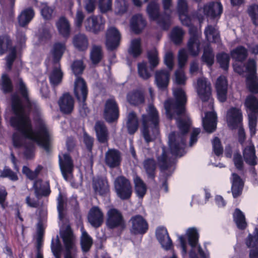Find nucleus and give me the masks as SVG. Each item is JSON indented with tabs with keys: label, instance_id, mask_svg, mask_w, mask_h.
Listing matches in <instances>:
<instances>
[{
	"label": "nucleus",
	"instance_id": "obj_49",
	"mask_svg": "<svg viewBox=\"0 0 258 258\" xmlns=\"http://www.w3.org/2000/svg\"><path fill=\"white\" fill-rule=\"evenodd\" d=\"M81 243L82 247L84 251H87L90 248L92 244V239L87 234L83 227L81 228Z\"/></svg>",
	"mask_w": 258,
	"mask_h": 258
},
{
	"label": "nucleus",
	"instance_id": "obj_22",
	"mask_svg": "<svg viewBox=\"0 0 258 258\" xmlns=\"http://www.w3.org/2000/svg\"><path fill=\"white\" fill-rule=\"evenodd\" d=\"M121 161L120 153L115 149H109L105 153V162L110 168L119 166Z\"/></svg>",
	"mask_w": 258,
	"mask_h": 258
},
{
	"label": "nucleus",
	"instance_id": "obj_8",
	"mask_svg": "<svg viewBox=\"0 0 258 258\" xmlns=\"http://www.w3.org/2000/svg\"><path fill=\"white\" fill-rule=\"evenodd\" d=\"M114 188L117 196L121 200L128 199L132 194L130 181L123 176L117 177L114 182Z\"/></svg>",
	"mask_w": 258,
	"mask_h": 258
},
{
	"label": "nucleus",
	"instance_id": "obj_16",
	"mask_svg": "<svg viewBox=\"0 0 258 258\" xmlns=\"http://www.w3.org/2000/svg\"><path fill=\"white\" fill-rule=\"evenodd\" d=\"M176 11L181 23L185 26L189 27L191 25V21L188 15L187 0H177Z\"/></svg>",
	"mask_w": 258,
	"mask_h": 258
},
{
	"label": "nucleus",
	"instance_id": "obj_35",
	"mask_svg": "<svg viewBox=\"0 0 258 258\" xmlns=\"http://www.w3.org/2000/svg\"><path fill=\"white\" fill-rule=\"evenodd\" d=\"M146 22L141 14L134 16L131 21V27L136 33H140L146 26Z\"/></svg>",
	"mask_w": 258,
	"mask_h": 258
},
{
	"label": "nucleus",
	"instance_id": "obj_52",
	"mask_svg": "<svg viewBox=\"0 0 258 258\" xmlns=\"http://www.w3.org/2000/svg\"><path fill=\"white\" fill-rule=\"evenodd\" d=\"M202 59V60L205 62L208 66H212L214 63V54L212 48L209 45L204 48Z\"/></svg>",
	"mask_w": 258,
	"mask_h": 258
},
{
	"label": "nucleus",
	"instance_id": "obj_25",
	"mask_svg": "<svg viewBox=\"0 0 258 258\" xmlns=\"http://www.w3.org/2000/svg\"><path fill=\"white\" fill-rule=\"evenodd\" d=\"M202 123L205 130L211 133L215 131L217 125V116L214 112H207L205 117L202 119Z\"/></svg>",
	"mask_w": 258,
	"mask_h": 258
},
{
	"label": "nucleus",
	"instance_id": "obj_27",
	"mask_svg": "<svg viewBox=\"0 0 258 258\" xmlns=\"http://www.w3.org/2000/svg\"><path fill=\"white\" fill-rule=\"evenodd\" d=\"M216 88L219 101L222 102L225 101L227 98V82L225 77L220 76L217 79Z\"/></svg>",
	"mask_w": 258,
	"mask_h": 258
},
{
	"label": "nucleus",
	"instance_id": "obj_31",
	"mask_svg": "<svg viewBox=\"0 0 258 258\" xmlns=\"http://www.w3.org/2000/svg\"><path fill=\"white\" fill-rule=\"evenodd\" d=\"M156 156L161 170H166L169 165L167 152L164 146H161L157 151Z\"/></svg>",
	"mask_w": 258,
	"mask_h": 258
},
{
	"label": "nucleus",
	"instance_id": "obj_24",
	"mask_svg": "<svg viewBox=\"0 0 258 258\" xmlns=\"http://www.w3.org/2000/svg\"><path fill=\"white\" fill-rule=\"evenodd\" d=\"M33 188L34 189L35 197L38 199L42 196H47L50 193L49 184L47 181L37 180L34 182Z\"/></svg>",
	"mask_w": 258,
	"mask_h": 258
},
{
	"label": "nucleus",
	"instance_id": "obj_61",
	"mask_svg": "<svg viewBox=\"0 0 258 258\" xmlns=\"http://www.w3.org/2000/svg\"><path fill=\"white\" fill-rule=\"evenodd\" d=\"M65 203V199L60 193L57 198V210L58 212V217L60 220H62L63 217V211L64 210V206Z\"/></svg>",
	"mask_w": 258,
	"mask_h": 258
},
{
	"label": "nucleus",
	"instance_id": "obj_40",
	"mask_svg": "<svg viewBox=\"0 0 258 258\" xmlns=\"http://www.w3.org/2000/svg\"><path fill=\"white\" fill-rule=\"evenodd\" d=\"M204 33L207 39L211 42H218L219 40V33L216 27L209 25L205 28Z\"/></svg>",
	"mask_w": 258,
	"mask_h": 258
},
{
	"label": "nucleus",
	"instance_id": "obj_15",
	"mask_svg": "<svg viewBox=\"0 0 258 258\" xmlns=\"http://www.w3.org/2000/svg\"><path fill=\"white\" fill-rule=\"evenodd\" d=\"M196 89L199 97L203 101H208L211 94V84L205 78L202 77L197 80Z\"/></svg>",
	"mask_w": 258,
	"mask_h": 258
},
{
	"label": "nucleus",
	"instance_id": "obj_30",
	"mask_svg": "<svg viewBox=\"0 0 258 258\" xmlns=\"http://www.w3.org/2000/svg\"><path fill=\"white\" fill-rule=\"evenodd\" d=\"M58 105L61 111L64 113H69L74 108L73 99L69 94H64L60 98Z\"/></svg>",
	"mask_w": 258,
	"mask_h": 258
},
{
	"label": "nucleus",
	"instance_id": "obj_39",
	"mask_svg": "<svg viewBox=\"0 0 258 258\" xmlns=\"http://www.w3.org/2000/svg\"><path fill=\"white\" fill-rule=\"evenodd\" d=\"M243 157L246 163L250 165L256 164V156L254 146L249 142L248 145L243 150Z\"/></svg>",
	"mask_w": 258,
	"mask_h": 258
},
{
	"label": "nucleus",
	"instance_id": "obj_4",
	"mask_svg": "<svg viewBox=\"0 0 258 258\" xmlns=\"http://www.w3.org/2000/svg\"><path fill=\"white\" fill-rule=\"evenodd\" d=\"M146 111L147 114L142 115V133L146 142L149 143L154 141L159 134V118L157 109L152 104L148 106Z\"/></svg>",
	"mask_w": 258,
	"mask_h": 258
},
{
	"label": "nucleus",
	"instance_id": "obj_50",
	"mask_svg": "<svg viewBox=\"0 0 258 258\" xmlns=\"http://www.w3.org/2000/svg\"><path fill=\"white\" fill-rule=\"evenodd\" d=\"M128 52L134 57H137L141 54L142 49L140 39H134L132 40L130 47L128 48Z\"/></svg>",
	"mask_w": 258,
	"mask_h": 258
},
{
	"label": "nucleus",
	"instance_id": "obj_54",
	"mask_svg": "<svg viewBox=\"0 0 258 258\" xmlns=\"http://www.w3.org/2000/svg\"><path fill=\"white\" fill-rule=\"evenodd\" d=\"M12 42L7 36H0V53L3 54L8 50H12L13 48L11 46Z\"/></svg>",
	"mask_w": 258,
	"mask_h": 258
},
{
	"label": "nucleus",
	"instance_id": "obj_32",
	"mask_svg": "<svg viewBox=\"0 0 258 258\" xmlns=\"http://www.w3.org/2000/svg\"><path fill=\"white\" fill-rule=\"evenodd\" d=\"M255 230V234H249L246 241V245L252 248L249 253L250 258H258V232L256 229Z\"/></svg>",
	"mask_w": 258,
	"mask_h": 258
},
{
	"label": "nucleus",
	"instance_id": "obj_5",
	"mask_svg": "<svg viewBox=\"0 0 258 258\" xmlns=\"http://www.w3.org/2000/svg\"><path fill=\"white\" fill-rule=\"evenodd\" d=\"M245 105L247 108L250 134L253 136L255 133L258 116V100L253 95H249L246 99Z\"/></svg>",
	"mask_w": 258,
	"mask_h": 258
},
{
	"label": "nucleus",
	"instance_id": "obj_41",
	"mask_svg": "<svg viewBox=\"0 0 258 258\" xmlns=\"http://www.w3.org/2000/svg\"><path fill=\"white\" fill-rule=\"evenodd\" d=\"M74 46L80 50H86L88 47V40L87 36L82 33L75 35L73 39Z\"/></svg>",
	"mask_w": 258,
	"mask_h": 258
},
{
	"label": "nucleus",
	"instance_id": "obj_36",
	"mask_svg": "<svg viewBox=\"0 0 258 258\" xmlns=\"http://www.w3.org/2000/svg\"><path fill=\"white\" fill-rule=\"evenodd\" d=\"M34 12L31 8L24 9L18 17V22L22 27L28 25L34 16Z\"/></svg>",
	"mask_w": 258,
	"mask_h": 258
},
{
	"label": "nucleus",
	"instance_id": "obj_18",
	"mask_svg": "<svg viewBox=\"0 0 258 258\" xmlns=\"http://www.w3.org/2000/svg\"><path fill=\"white\" fill-rule=\"evenodd\" d=\"M60 168L64 178L67 180L70 179L71 174L73 170V161L70 156L67 154L59 155Z\"/></svg>",
	"mask_w": 258,
	"mask_h": 258
},
{
	"label": "nucleus",
	"instance_id": "obj_37",
	"mask_svg": "<svg viewBox=\"0 0 258 258\" xmlns=\"http://www.w3.org/2000/svg\"><path fill=\"white\" fill-rule=\"evenodd\" d=\"M59 33L64 37L70 34V25L68 20L64 17H60L56 24Z\"/></svg>",
	"mask_w": 258,
	"mask_h": 258
},
{
	"label": "nucleus",
	"instance_id": "obj_2",
	"mask_svg": "<svg viewBox=\"0 0 258 258\" xmlns=\"http://www.w3.org/2000/svg\"><path fill=\"white\" fill-rule=\"evenodd\" d=\"M173 93L175 100H167L164 103V108L167 116L170 119L176 120L180 134L176 135L175 133H171L169 135L168 144L171 153L181 157L185 153V134L188 131L190 120L184 107L186 102L185 92L182 88L176 87L173 89Z\"/></svg>",
	"mask_w": 258,
	"mask_h": 258
},
{
	"label": "nucleus",
	"instance_id": "obj_17",
	"mask_svg": "<svg viewBox=\"0 0 258 258\" xmlns=\"http://www.w3.org/2000/svg\"><path fill=\"white\" fill-rule=\"evenodd\" d=\"M222 6L219 2H212L205 5L203 8L199 9L200 13L204 14L211 18L219 17L222 13Z\"/></svg>",
	"mask_w": 258,
	"mask_h": 258
},
{
	"label": "nucleus",
	"instance_id": "obj_28",
	"mask_svg": "<svg viewBox=\"0 0 258 258\" xmlns=\"http://www.w3.org/2000/svg\"><path fill=\"white\" fill-rule=\"evenodd\" d=\"M93 188L96 195L103 196L109 191L108 182L105 178H98L93 180Z\"/></svg>",
	"mask_w": 258,
	"mask_h": 258
},
{
	"label": "nucleus",
	"instance_id": "obj_53",
	"mask_svg": "<svg viewBox=\"0 0 258 258\" xmlns=\"http://www.w3.org/2000/svg\"><path fill=\"white\" fill-rule=\"evenodd\" d=\"M148 58L149 62L152 68H155L159 63V59L158 53L155 48H153L148 51Z\"/></svg>",
	"mask_w": 258,
	"mask_h": 258
},
{
	"label": "nucleus",
	"instance_id": "obj_33",
	"mask_svg": "<svg viewBox=\"0 0 258 258\" xmlns=\"http://www.w3.org/2000/svg\"><path fill=\"white\" fill-rule=\"evenodd\" d=\"M143 169L145 171L148 178L153 179L155 176V172L157 168V163L152 158H147L143 162Z\"/></svg>",
	"mask_w": 258,
	"mask_h": 258
},
{
	"label": "nucleus",
	"instance_id": "obj_59",
	"mask_svg": "<svg viewBox=\"0 0 258 258\" xmlns=\"http://www.w3.org/2000/svg\"><path fill=\"white\" fill-rule=\"evenodd\" d=\"M138 73L140 77L144 80H147L151 77V74L148 71L146 63L145 62L138 64Z\"/></svg>",
	"mask_w": 258,
	"mask_h": 258
},
{
	"label": "nucleus",
	"instance_id": "obj_23",
	"mask_svg": "<svg viewBox=\"0 0 258 258\" xmlns=\"http://www.w3.org/2000/svg\"><path fill=\"white\" fill-rule=\"evenodd\" d=\"M156 236L164 249L168 250L171 248L172 246V241L169 237L167 229L165 227H158L156 229Z\"/></svg>",
	"mask_w": 258,
	"mask_h": 258
},
{
	"label": "nucleus",
	"instance_id": "obj_29",
	"mask_svg": "<svg viewBox=\"0 0 258 258\" xmlns=\"http://www.w3.org/2000/svg\"><path fill=\"white\" fill-rule=\"evenodd\" d=\"M96 137L98 141L102 143H106L109 139V132L104 122L97 121L94 126Z\"/></svg>",
	"mask_w": 258,
	"mask_h": 258
},
{
	"label": "nucleus",
	"instance_id": "obj_38",
	"mask_svg": "<svg viewBox=\"0 0 258 258\" xmlns=\"http://www.w3.org/2000/svg\"><path fill=\"white\" fill-rule=\"evenodd\" d=\"M126 127L130 134H134L138 128V119L136 113L130 112L126 116Z\"/></svg>",
	"mask_w": 258,
	"mask_h": 258
},
{
	"label": "nucleus",
	"instance_id": "obj_57",
	"mask_svg": "<svg viewBox=\"0 0 258 258\" xmlns=\"http://www.w3.org/2000/svg\"><path fill=\"white\" fill-rule=\"evenodd\" d=\"M72 70L75 75L78 77V75L81 74L85 68L83 62L81 60H77L74 61L71 66Z\"/></svg>",
	"mask_w": 258,
	"mask_h": 258
},
{
	"label": "nucleus",
	"instance_id": "obj_58",
	"mask_svg": "<svg viewBox=\"0 0 258 258\" xmlns=\"http://www.w3.org/2000/svg\"><path fill=\"white\" fill-rule=\"evenodd\" d=\"M182 68L179 67L175 72V82L178 85H184L186 80Z\"/></svg>",
	"mask_w": 258,
	"mask_h": 258
},
{
	"label": "nucleus",
	"instance_id": "obj_21",
	"mask_svg": "<svg viewBox=\"0 0 258 258\" xmlns=\"http://www.w3.org/2000/svg\"><path fill=\"white\" fill-rule=\"evenodd\" d=\"M227 121L228 125L235 128L240 124L242 121V114L240 109L236 107L231 108L227 113Z\"/></svg>",
	"mask_w": 258,
	"mask_h": 258
},
{
	"label": "nucleus",
	"instance_id": "obj_63",
	"mask_svg": "<svg viewBox=\"0 0 258 258\" xmlns=\"http://www.w3.org/2000/svg\"><path fill=\"white\" fill-rule=\"evenodd\" d=\"M2 89L5 92H11L12 90V85L9 77L4 75L2 78Z\"/></svg>",
	"mask_w": 258,
	"mask_h": 258
},
{
	"label": "nucleus",
	"instance_id": "obj_20",
	"mask_svg": "<svg viewBox=\"0 0 258 258\" xmlns=\"http://www.w3.org/2000/svg\"><path fill=\"white\" fill-rule=\"evenodd\" d=\"M75 95L78 100L86 99L88 89L85 80L80 77H77L74 82V88Z\"/></svg>",
	"mask_w": 258,
	"mask_h": 258
},
{
	"label": "nucleus",
	"instance_id": "obj_6",
	"mask_svg": "<svg viewBox=\"0 0 258 258\" xmlns=\"http://www.w3.org/2000/svg\"><path fill=\"white\" fill-rule=\"evenodd\" d=\"M61 236L66 249L64 258H75L77 250L75 238L70 226H66L65 229L61 231Z\"/></svg>",
	"mask_w": 258,
	"mask_h": 258
},
{
	"label": "nucleus",
	"instance_id": "obj_3",
	"mask_svg": "<svg viewBox=\"0 0 258 258\" xmlns=\"http://www.w3.org/2000/svg\"><path fill=\"white\" fill-rule=\"evenodd\" d=\"M65 50L64 43L59 42L55 43L46 60L47 66H53V70L49 76L50 84L53 87L60 84L62 81L63 73L60 69L59 61Z\"/></svg>",
	"mask_w": 258,
	"mask_h": 258
},
{
	"label": "nucleus",
	"instance_id": "obj_1",
	"mask_svg": "<svg viewBox=\"0 0 258 258\" xmlns=\"http://www.w3.org/2000/svg\"><path fill=\"white\" fill-rule=\"evenodd\" d=\"M17 87L24 98V103L17 95L12 97V107L14 115L10 120L11 125L18 131L13 135V145L16 148L24 146L28 148L24 152L28 159L33 156V146L27 147L25 142L29 140L36 143L48 151L51 141V133L45 121L40 118L35 125V130H33L29 112L36 107L34 103L31 102L28 96V91L25 84L21 78L17 80Z\"/></svg>",
	"mask_w": 258,
	"mask_h": 258
},
{
	"label": "nucleus",
	"instance_id": "obj_51",
	"mask_svg": "<svg viewBox=\"0 0 258 258\" xmlns=\"http://www.w3.org/2000/svg\"><path fill=\"white\" fill-rule=\"evenodd\" d=\"M184 32L182 28L179 27L174 28L171 33V38L173 42L176 44H180L183 39Z\"/></svg>",
	"mask_w": 258,
	"mask_h": 258
},
{
	"label": "nucleus",
	"instance_id": "obj_45",
	"mask_svg": "<svg viewBox=\"0 0 258 258\" xmlns=\"http://www.w3.org/2000/svg\"><path fill=\"white\" fill-rule=\"evenodd\" d=\"M234 221L237 227L241 229H244L246 226L245 216L243 213L238 209H236L233 214Z\"/></svg>",
	"mask_w": 258,
	"mask_h": 258
},
{
	"label": "nucleus",
	"instance_id": "obj_60",
	"mask_svg": "<svg viewBox=\"0 0 258 258\" xmlns=\"http://www.w3.org/2000/svg\"><path fill=\"white\" fill-rule=\"evenodd\" d=\"M248 12L253 23L255 25H258V5H254L250 6Z\"/></svg>",
	"mask_w": 258,
	"mask_h": 258
},
{
	"label": "nucleus",
	"instance_id": "obj_13",
	"mask_svg": "<svg viewBox=\"0 0 258 258\" xmlns=\"http://www.w3.org/2000/svg\"><path fill=\"white\" fill-rule=\"evenodd\" d=\"M131 224V232L134 234H143L148 229V224L146 220L141 215L133 216L130 220Z\"/></svg>",
	"mask_w": 258,
	"mask_h": 258
},
{
	"label": "nucleus",
	"instance_id": "obj_11",
	"mask_svg": "<svg viewBox=\"0 0 258 258\" xmlns=\"http://www.w3.org/2000/svg\"><path fill=\"white\" fill-rule=\"evenodd\" d=\"M189 32L190 35L187 43V48L189 53L196 56L200 52L201 34H200L197 28L192 26H189Z\"/></svg>",
	"mask_w": 258,
	"mask_h": 258
},
{
	"label": "nucleus",
	"instance_id": "obj_19",
	"mask_svg": "<svg viewBox=\"0 0 258 258\" xmlns=\"http://www.w3.org/2000/svg\"><path fill=\"white\" fill-rule=\"evenodd\" d=\"M104 214L101 209L96 206L92 207L89 211L88 220L89 223L94 228H98L103 222Z\"/></svg>",
	"mask_w": 258,
	"mask_h": 258
},
{
	"label": "nucleus",
	"instance_id": "obj_64",
	"mask_svg": "<svg viewBox=\"0 0 258 258\" xmlns=\"http://www.w3.org/2000/svg\"><path fill=\"white\" fill-rule=\"evenodd\" d=\"M51 251L55 258H60L61 246L58 241L54 243L52 240L51 245Z\"/></svg>",
	"mask_w": 258,
	"mask_h": 258
},
{
	"label": "nucleus",
	"instance_id": "obj_44",
	"mask_svg": "<svg viewBox=\"0 0 258 258\" xmlns=\"http://www.w3.org/2000/svg\"><path fill=\"white\" fill-rule=\"evenodd\" d=\"M147 11L150 18L157 20L159 16V5L156 2H151L147 8Z\"/></svg>",
	"mask_w": 258,
	"mask_h": 258
},
{
	"label": "nucleus",
	"instance_id": "obj_14",
	"mask_svg": "<svg viewBox=\"0 0 258 258\" xmlns=\"http://www.w3.org/2000/svg\"><path fill=\"white\" fill-rule=\"evenodd\" d=\"M104 116L105 120L109 123L114 122L118 119L119 116L118 108L114 99H110L106 101Z\"/></svg>",
	"mask_w": 258,
	"mask_h": 258
},
{
	"label": "nucleus",
	"instance_id": "obj_42",
	"mask_svg": "<svg viewBox=\"0 0 258 258\" xmlns=\"http://www.w3.org/2000/svg\"><path fill=\"white\" fill-rule=\"evenodd\" d=\"M231 57L238 61H244L248 56V50L243 46H238L231 51Z\"/></svg>",
	"mask_w": 258,
	"mask_h": 258
},
{
	"label": "nucleus",
	"instance_id": "obj_46",
	"mask_svg": "<svg viewBox=\"0 0 258 258\" xmlns=\"http://www.w3.org/2000/svg\"><path fill=\"white\" fill-rule=\"evenodd\" d=\"M102 47L99 45H93L90 52V58L94 64L98 63L102 58Z\"/></svg>",
	"mask_w": 258,
	"mask_h": 258
},
{
	"label": "nucleus",
	"instance_id": "obj_62",
	"mask_svg": "<svg viewBox=\"0 0 258 258\" xmlns=\"http://www.w3.org/2000/svg\"><path fill=\"white\" fill-rule=\"evenodd\" d=\"M99 8L102 13H106L112 8L111 0H99Z\"/></svg>",
	"mask_w": 258,
	"mask_h": 258
},
{
	"label": "nucleus",
	"instance_id": "obj_56",
	"mask_svg": "<svg viewBox=\"0 0 258 258\" xmlns=\"http://www.w3.org/2000/svg\"><path fill=\"white\" fill-rule=\"evenodd\" d=\"M165 14L170 17L174 13L173 0H162Z\"/></svg>",
	"mask_w": 258,
	"mask_h": 258
},
{
	"label": "nucleus",
	"instance_id": "obj_10",
	"mask_svg": "<svg viewBox=\"0 0 258 258\" xmlns=\"http://www.w3.org/2000/svg\"><path fill=\"white\" fill-rule=\"evenodd\" d=\"M105 20L102 16H91L84 21V25L87 31L94 34H98L104 30Z\"/></svg>",
	"mask_w": 258,
	"mask_h": 258
},
{
	"label": "nucleus",
	"instance_id": "obj_9",
	"mask_svg": "<svg viewBox=\"0 0 258 258\" xmlns=\"http://www.w3.org/2000/svg\"><path fill=\"white\" fill-rule=\"evenodd\" d=\"M245 68L248 72L246 77V86L251 92L257 93L258 78L255 74V61L253 59H249L246 64Z\"/></svg>",
	"mask_w": 258,
	"mask_h": 258
},
{
	"label": "nucleus",
	"instance_id": "obj_12",
	"mask_svg": "<svg viewBox=\"0 0 258 258\" xmlns=\"http://www.w3.org/2000/svg\"><path fill=\"white\" fill-rule=\"evenodd\" d=\"M121 39L119 31L114 27H109L106 33V45L108 50H113L117 48Z\"/></svg>",
	"mask_w": 258,
	"mask_h": 258
},
{
	"label": "nucleus",
	"instance_id": "obj_43",
	"mask_svg": "<svg viewBox=\"0 0 258 258\" xmlns=\"http://www.w3.org/2000/svg\"><path fill=\"white\" fill-rule=\"evenodd\" d=\"M127 100L130 104L137 105L143 103L144 98L140 92L135 91L128 93Z\"/></svg>",
	"mask_w": 258,
	"mask_h": 258
},
{
	"label": "nucleus",
	"instance_id": "obj_7",
	"mask_svg": "<svg viewBox=\"0 0 258 258\" xmlns=\"http://www.w3.org/2000/svg\"><path fill=\"white\" fill-rule=\"evenodd\" d=\"M106 226L109 229H123L125 222L121 212L115 208H110L106 214Z\"/></svg>",
	"mask_w": 258,
	"mask_h": 258
},
{
	"label": "nucleus",
	"instance_id": "obj_55",
	"mask_svg": "<svg viewBox=\"0 0 258 258\" xmlns=\"http://www.w3.org/2000/svg\"><path fill=\"white\" fill-rule=\"evenodd\" d=\"M217 59L221 67L226 70L229 64V55L225 53H221L217 55Z\"/></svg>",
	"mask_w": 258,
	"mask_h": 258
},
{
	"label": "nucleus",
	"instance_id": "obj_26",
	"mask_svg": "<svg viewBox=\"0 0 258 258\" xmlns=\"http://www.w3.org/2000/svg\"><path fill=\"white\" fill-rule=\"evenodd\" d=\"M155 83L160 89H165L168 85L170 72L166 70L157 71L155 75Z\"/></svg>",
	"mask_w": 258,
	"mask_h": 258
},
{
	"label": "nucleus",
	"instance_id": "obj_47",
	"mask_svg": "<svg viewBox=\"0 0 258 258\" xmlns=\"http://www.w3.org/2000/svg\"><path fill=\"white\" fill-rule=\"evenodd\" d=\"M135 191L139 198H143L147 190L146 185L143 181L139 177L134 179Z\"/></svg>",
	"mask_w": 258,
	"mask_h": 258
},
{
	"label": "nucleus",
	"instance_id": "obj_48",
	"mask_svg": "<svg viewBox=\"0 0 258 258\" xmlns=\"http://www.w3.org/2000/svg\"><path fill=\"white\" fill-rule=\"evenodd\" d=\"M186 235L189 245L192 247H195L198 242L199 234L197 229L190 228L187 230Z\"/></svg>",
	"mask_w": 258,
	"mask_h": 258
},
{
	"label": "nucleus",
	"instance_id": "obj_34",
	"mask_svg": "<svg viewBox=\"0 0 258 258\" xmlns=\"http://www.w3.org/2000/svg\"><path fill=\"white\" fill-rule=\"evenodd\" d=\"M231 181L232 195L234 198H236L239 196L242 192L243 182L240 177L235 173H232Z\"/></svg>",
	"mask_w": 258,
	"mask_h": 258
}]
</instances>
